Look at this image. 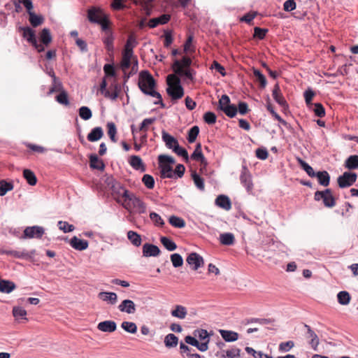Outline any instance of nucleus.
I'll list each match as a JSON object with an SVG mask.
<instances>
[{
	"mask_svg": "<svg viewBox=\"0 0 358 358\" xmlns=\"http://www.w3.org/2000/svg\"><path fill=\"white\" fill-rule=\"evenodd\" d=\"M267 110L273 115L275 120H277L279 122L285 126H287V122L284 120L277 113H275L272 107V106L269 103L266 106Z\"/></svg>",
	"mask_w": 358,
	"mask_h": 358,
	"instance_id": "0e129e2a",
	"label": "nucleus"
},
{
	"mask_svg": "<svg viewBox=\"0 0 358 358\" xmlns=\"http://www.w3.org/2000/svg\"><path fill=\"white\" fill-rule=\"evenodd\" d=\"M322 201L324 205L327 208H332L335 206L336 201L331 189L329 194H327L323 196Z\"/></svg>",
	"mask_w": 358,
	"mask_h": 358,
	"instance_id": "a18cd8bd",
	"label": "nucleus"
},
{
	"mask_svg": "<svg viewBox=\"0 0 358 358\" xmlns=\"http://www.w3.org/2000/svg\"><path fill=\"white\" fill-rule=\"evenodd\" d=\"M172 68L176 74L179 76H184L191 80L194 79L193 73H194V72H193V71L190 69H183L179 60H175Z\"/></svg>",
	"mask_w": 358,
	"mask_h": 358,
	"instance_id": "1a4fd4ad",
	"label": "nucleus"
},
{
	"mask_svg": "<svg viewBox=\"0 0 358 358\" xmlns=\"http://www.w3.org/2000/svg\"><path fill=\"white\" fill-rule=\"evenodd\" d=\"M169 223L174 227L176 228H183L185 227V220L179 217L172 215L169 219Z\"/></svg>",
	"mask_w": 358,
	"mask_h": 358,
	"instance_id": "ea45409f",
	"label": "nucleus"
},
{
	"mask_svg": "<svg viewBox=\"0 0 358 358\" xmlns=\"http://www.w3.org/2000/svg\"><path fill=\"white\" fill-rule=\"evenodd\" d=\"M98 297L112 305L115 304L117 301V296L115 292H101L99 293Z\"/></svg>",
	"mask_w": 358,
	"mask_h": 358,
	"instance_id": "412c9836",
	"label": "nucleus"
},
{
	"mask_svg": "<svg viewBox=\"0 0 358 358\" xmlns=\"http://www.w3.org/2000/svg\"><path fill=\"white\" fill-rule=\"evenodd\" d=\"M160 241L162 244L165 247V248L169 251H173L177 248L176 244L168 237L162 236L160 238Z\"/></svg>",
	"mask_w": 358,
	"mask_h": 358,
	"instance_id": "58836bf2",
	"label": "nucleus"
},
{
	"mask_svg": "<svg viewBox=\"0 0 358 358\" xmlns=\"http://www.w3.org/2000/svg\"><path fill=\"white\" fill-rule=\"evenodd\" d=\"M194 335L195 337H198L201 341H206L209 339V334L206 329H197L194 331Z\"/></svg>",
	"mask_w": 358,
	"mask_h": 358,
	"instance_id": "864d4df0",
	"label": "nucleus"
},
{
	"mask_svg": "<svg viewBox=\"0 0 358 358\" xmlns=\"http://www.w3.org/2000/svg\"><path fill=\"white\" fill-rule=\"evenodd\" d=\"M215 204L226 210H229L231 208V201L229 198L225 195H219L215 199Z\"/></svg>",
	"mask_w": 358,
	"mask_h": 358,
	"instance_id": "aec40b11",
	"label": "nucleus"
},
{
	"mask_svg": "<svg viewBox=\"0 0 358 358\" xmlns=\"http://www.w3.org/2000/svg\"><path fill=\"white\" fill-rule=\"evenodd\" d=\"M230 105L229 97L227 94H223L219 100L218 108L222 110V108L229 106Z\"/></svg>",
	"mask_w": 358,
	"mask_h": 358,
	"instance_id": "e2e57ef3",
	"label": "nucleus"
},
{
	"mask_svg": "<svg viewBox=\"0 0 358 358\" xmlns=\"http://www.w3.org/2000/svg\"><path fill=\"white\" fill-rule=\"evenodd\" d=\"M58 227L60 230L63 231L64 233L73 231L75 229L74 226L72 224H69L66 222L59 221Z\"/></svg>",
	"mask_w": 358,
	"mask_h": 358,
	"instance_id": "052dcab7",
	"label": "nucleus"
},
{
	"mask_svg": "<svg viewBox=\"0 0 358 358\" xmlns=\"http://www.w3.org/2000/svg\"><path fill=\"white\" fill-rule=\"evenodd\" d=\"M107 16L102 10L96 7L90 8L87 11V18L91 22L99 23Z\"/></svg>",
	"mask_w": 358,
	"mask_h": 358,
	"instance_id": "6e6552de",
	"label": "nucleus"
},
{
	"mask_svg": "<svg viewBox=\"0 0 358 358\" xmlns=\"http://www.w3.org/2000/svg\"><path fill=\"white\" fill-rule=\"evenodd\" d=\"M345 167L352 170L358 169V155H350L345 161Z\"/></svg>",
	"mask_w": 358,
	"mask_h": 358,
	"instance_id": "72a5a7b5",
	"label": "nucleus"
},
{
	"mask_svg": "<svg viewBox=\"0 0 358 358\" xmlns=\"http://www.w3.org/2000/svg\"><path fill=\"white\" fill-rule=\"evenodd\" d=\"M90 166L93 169L103 171L105 164L103 162L97 157L96 155H91L90 156Z\"/></svg>",
	"mask_w": 358,
	"mask_h": 358,
	"instance_id": "5701e85b",
	"label": "nucleus"
},
{
	"mask_svg": "<svg viewBox=\"0 0 358 358\" xmlns=\"http://www.w3.org/2000/svg\"><path fill=\"white\" fill-rule=\"evenodd\" d=\"M171 314L173 317L183 320L187 315V310L185 306L177 305L175 308L171 310Z\"/></svg>",
	"mask_w": 358,
	"mask_h": 358,
	"instance_id": "7c9ffc66",
	"label": "nucleus"
},
{
	"mask_svg": "<svg viewBox=\"0 0 358 358\" xmlns=\"http://www.w3.org/2000/svg\"><path fill=\"white\" fill-rule=\"evenodd\" d=\"M159 168L161 169V178H172L173 177V171L171 164H174V159L169 155H161L158 157Z\"/></svg>",
	"mask_w": 358,
	"mask_h": 358,
	"instance_id": "7ed1b4c3",
	"label": "nucleus"
},
{
	"mask_svg": "<svg viewBox=\"0 0 358 358\" xmlns=\"http://www.w3.org/2000/svg\"><path fill=\"white\" fill-rule=\"evenodd\" d=\"M173 151L178 156L183 157L186 162L189 161V155L187 151L185 148H181L179 144L174 146Z\"/></svg>",
	"mask_w": 358,
	"mask_h": 358,
	"instance_id": "603ef678",
	"label": "nucleus"
},
{
	"mask_svg": "<svg viewBox=\"0 0 358 358\" xmlns=\"http://www.w3.org/2000/svg\"><path fill=\"white\" fill-rule=\"evenodd\" d=\"M142 182H143L145 186L148 189H151L155 186L154 178L149 174H145L143 176V177L142 178Z\"/></svg>",
	"mask_w": 358,
	"mask_h": 358,
	"instance_id": "6e6d98bb",
	"label": "nucleus"
},
{
	"mask_svg": "<svg viewBox=\"0 0 358 358\" xmlns=\"http://www.w3.org/2000/svg\"><path fill=\"white\" fill-rule=\"evenodd\" d=\"M272 95L275 101L283 108H287V103L280 92V87L276 84L273 90Z\"/></svg>",
	"mask_w": 358,
	"mask_h": 358,
	"instance_id": "dca6fc26",
	"label": "nucleus"
},
{
	"mask_svg": "<svg viewBox=\"0 0 358 358\" xmlns=\"http://www.w3.org/2000/svg\"><path fill=\"white\" fill-rule=\"evenodd\" d=\"M219 332L226 342H234L238 339V334L237 332L224 329L219 330Z\"/></svg>",
	"mask_w": 358,
	"mask_h": 358,
	"instance_id": "b1692460",
	"label": "nucleus"
},
{
	"mask_svg": "<svg viewBox=\"0 0 358 358\" xmlns=\"http://www.w3.org/2000/svg\"><path fill=\"white\" fill-rule=\"evenodd\" d=\"M72 248L77 250H84L88 247V242L85 240L80 239L76 236H73L70 241Z\"/></svg>",
	"mask_w": 358,
	"mask_h": 358,
	"instance_id": "6ab92c4d",
	"label": "nucleus"
},
{
	"mask_svg": "<svg viewBox=\"0 0 358 358\" xmlns=\"http://www.w3.org/2000/svg\"><path fill=\"white\" fill-rule=\"evenodd\" d=\"M23 176L30 185H35L37 182L36 177L33 171L29 169L23 171Z\"/></svg>",
	"mask_w": 358,
	"mask_h": 358,
	"instance_id": "a19ab883",
	"label": "nucleus"
},
{
	"mask_svg": "<svg viewBox=\"0 0 358 358\" xmlns=\"http://www.w3.org/2000/svg\"><path fill=\"white\" fill-rule=\"evenodd\" d=\"M253 74L256 78L257 80L259 83L260 87L264 88L267 84L266 77L261 73L258 69H253Z\"/></svg>",
	"mask_w": 358,
	"mask_h": 358,
	"instance_id": "49530a36",
	"label": "nucleus"
},
{
	"mask_svg": "<svg viewBox=\"0 0 358 358\" xmlns=\"http://www.w3.org/2000/svg\"><path fill=\"white\" fill-rule=\"evenodd\" d=\"M13 314L15 318H23L27 315V311L22 307L15 306L13 308Z\"/></svg>",
	"mask_w": 358,
	"mask_h": 358,
	"instance_id": "680f3d73",
	"label": "nucleus"
},
{
	"mask_svg": "<svg viewBox=\"0 0 358 358\" xmlns=\"http://www.w3.org/2000/svg\"><path fill=\"white\" fill-rule=\"evenodd\" d=\"M108 185L110 186L113 193L122 196L124 199V202H127V198L131 193L113 178H108Z\"/></svg>",
	"mask_w": 358,
	"mask_h": 358,
	"instance_id": "423d86ee",
	"label": "nucleus"
},
{
	"mask_svg": "<svg viewBox=\"0 0 358 358\" xmlns=\"http://www.w3.org/2000/svg\"><path fill=\"white\" fill-rule=\"evenodd\" d=\"M170 258L173 267L178 268L182 266L183 259L180 254H172L171 255Z\"/></svg>",
	"mask_w": 358,
	"mask_h": 358,
	"instance_id": "de8ad7c7",
	"label": "nucleus"
},
{
	"mask_svg": "<svg viewBox=\"0 0 358 358\" xmlns=\"http://www.w3.org/2000/svg\"><path fill=\"white\" fill-rule=\"evenodd\" d=\"M155 121V118H146V119H144L143 120V122H141L138 130L140 131H145V132H146L148 131V127L150 124H152Z\"/></svg>",
	"mask_w": 358,
	"mask_h": 358,
	"instance_id": "69168bd1",
	"label": "nucleus"
},
{
	"mask_svg": "<svg viewBox=\"0 0 358 358\" xmlns=\"http://www.w3.org/2000/svg\"><path fill=\"white\" fill-rule=\"evenodd\" d=\"M192 180H194V185H196V187L201 190V191H203L204 189H205V185H204V180L200 176H199L196 171H194L192 173Z\"/></svg>",
	"mask_w": 358,
	"mask_h": 358,
	"instance_id": "c03bdc74",
	"label": "nucleus"
},
{
	"mask_svg": "<svg viewBox=\"0 0 358 358\" xmlns=\"http://www.w3.org/2000/svg\"><path fill=\"white\" fill-rule=\"evenodd\" d=\"M199 133V128L198 126L192 127L188 131L187 141L189 143H194Z\"/></svg>",
	"mask_w": 358,
	"mask_h": 358,
	"instance_id": "09e8293b",
	"label": "nucleus"
},
{
	"mask_svg": "<svg viewBox=\"0 0 358 358\" xmlns=\"http://www.w3.org/2000/svg\"><path fill=\"white\" fill-rule=\"evenodd\" d=\"M118 309L123 313L127 314H134L136 310V305L134 302L130 299H125L118 306Z\"/></svg>",
	"mask_w": 358,
	"mask_h": 358,
	"instance_id": "ddd939ff",
	"label": "nucleus"
},
{
	"mask_svg": "<svg viewBox=\"0 0 358 358\" xmlns=\"http://www.w3.org/2000/svg\"><path fill=\"white\" fill-rule=\"evenodd\" d=\"M103 136V131L101 127L93 128L87 134V140L90 142L97 141Z\"/></svg>",
	"mask_w": 358,
	"mask_h": 358,
	"instance_id": "4be33fe9",
	"label": "nucleus"
},
{
	"mask_svg": "<svg viewBox=\"0 0 358 358\" xmlns=\"http://www.w3.org/2000/svg\"><path fill=\"white\" fill-rule=\"evenodd\" d=\"M121 90V85L116 82H113L109 87L108 92L106 93V98L115 101L119 96Z\"/></svg>",
	"mask_w": 358,
	"mask_h": 358,
	"instance_id": "4468645a",
	"label": "nucleus"
},
{
	"mask_svg": "<svg viewBox=\"0 0 358 358\" xmlns=\"http://www.w3.org/2000/svg\"><path fill=\"white\" fill-rule=\"evenodd\" d=\"M56 100L61 104L68 106L69 104V101L68 99L67 93L62 90L57 96Z\"/></svg>",
	"mask_w": 358,
	"mask_h": 358,
	"instance_id": "13d9d810",
	"label": "nucleus"
},
{
	"mask_svg": "<svg viewBox=\"0 0 358 358\" xmlns=\"http://www.w3.org/2000/svg\"><path fill=\"white\" fill-rule=\"evenodd\" d=\"M40 39L42 43L46 46H48L51 43L52 36L48 29L44 28L42 29L40 34Z\"/></svg>",
	"mask_w": 358,
	"mask_h": 358,
	"instance_id": "4c0bfd02",
	"label": "nucleus"
},
{
	"mask_svg": "<svg viewBox=\"0 0 358 358\" xmlns=\"http://www.w3.org/2000/svg\"><path fill=\"white\" fill-rule=\"evenodd\" d=\"M138 86L143 94L158 99L157 101L154 102L155 104H159L162 108H165L161 94L155 90L156 81L149 71H142L139 73Z\"/></svg>",
	"mask_w": 358,
	"mask_h": 358,
	"instance_id": "f257e3e1",
	"label": "nucleus"
},
{
	"mask_svg": "<svg viewBox=\"0 0 358 358\" xmlns=\"http://www.w3.org/2000/svg\"><path fill=\"white\" fill-rule=\"evenodd\" d=\"M225 115L229 117H234L237 114L238 110L235 105L231 104L229 106L224 107L222 110Z\"/></svg>",
	"mask_w": 358,
	"mask_h": 358,
	"instance_id": "5fc2aeb1",
	"label": "nucleus"
},
{
	"mask_svg": "<svg viewBox=\"0 0 358 358\" xmlns=\"http://www.w3.org/2000/svg\"><path fill=\"white\" fill-rule=\"evenodd\" d=\"M150 218L156 226L162 227L164 224V222L161 216L155 212L150 213Z\"/></svg>",
	"mask_w": 358,
	"mask_h": 358,
	"instance_id": "4d7b16f0",
	"label": "nucleus"
},
{
	"mask_svg": "<svg viewBox=\"0 0 358 358\" xmlns=\"http://www.w3.org/2000/svg\"><path fill=\"white\" fill-rule=\"evenodd\" d=\"M124 207L127 210H129L131 207L135 208L139 213H145L146 211L145 204L132 193L127 198V202H125Z\"/></svg>",
	"mask_w": 358,
	"mask_h": 358,
	"instance_id": "20e7f679",
	"label": "nucleus"
},
{
	"mask_svg": "<svg viewBox=\"0 0 358 358\" xmlns=\"http://www.w3.org/2000/svg\"><path fill=\"white\" fill-rule=\"evenodd\" d=\"M13 185L12 182L6 181L5 180H0V196H4L8 192L13 190Z\"/></svg>",
	"mask_w": 358,
	"mask_h": 358,
	"instance_id": "79ce46f5",
	"label": "nucleus"
},
{
	"mask_svg": "<svg viewBox=\"0 0 358 358\" xmlns=\"http://www.w3.org/2000/svg\"><path fill=\"white\" fill-rule=\"evenodd\" d=\"M129 164L136 170H140L141 171H145V168L143 163L142 159L139 156L132 155L129 159Z\"/></svg>",
	"mask_w": 358,
	"mask_h": 358,
	"instance_id": "c85d7f7f",
	"label": "nucleus"
},
{
	"mask_svg": "<svg viewBox=\"0 0 358 358\" xmlns=\"http://www.w3.org/2000/svg\"><path fill=\"white\" fill-rule=\"evenodd\" d=\"M338 302L343 306L348 305L350 302L351 296L346 291L339 292L337 294Z\"/></svg>",
	"mask_w": 358,
	"mask_h": 358,
	"instance_id": "e433bc0d",
	"label": "nucleus"
},
{
	"mask_svg": "<svg viewBox=\"0 0 358 358\" xmlns=\"http://www.w3.org/2000/svg\"><path fill=\"white\" fill-rule=\"evenodd\" d=\"M16 288L15 284L10 280H0V292L9 294Z\"/></svg>",
	"mask_w": 358,
	"mask_h": 358,
	"instance_id": "a878e982",
	"label": "nucleus"
},
{
	"mask_svg": "<svg viewBox=\"0 0 358 358\" xmlns=\"http://www.w3.org/2000/svg\"><path fill=\"white\" fill-rule=\"evenodd\" d=\"M108 128V134L110 138V140L115 143L117 142V138H115V135L117 133V129L115 123L113 122H108L107 124Z\"/></svg>",
	"mask_w": 358,
	"mask_h": 358,
	"instance_id": "8fccbe9b",
	"label": "nucleus"
},
{
	"mask_svg": "<svg viewBox=\"0 0 358 358\" xmlns=\"http://www.w3.org/2000/svg\"><path fill=\"white\" fill-rule=\"evenodd\" d=\"M191 158L200 162L204 165L207 164L206 159L201 152V144L200 143L196 144L195 150L191 155Z\"/></svg>",
	"mask_w": 358,
	"mask_h": 358,
	"instance_id": "393cba45",
	"label": "nucleus"
},
{
	"mask_svg": "<svg viewBox=\"0 0 358 358\" xmlns=\"http://www.w3.org/2000/svg\"><path fill=\"white\" fill-rule=\"evenodd\" d=\"M305 327L307 329V333L308 334V337L311 338L310 344L312 348L316 349V348L319 345V338L316 334L311 329L310 326L305 324Z\"/></svg>",
	"mask_w": 358,
	"mask_h": 358,
	"instance_id": "c9c22d12",
	"label": "nucleus"
},
{
	"mask_svg": "<svg viewBox=\"0 0 358 358\" xmlns=\"http://www.w3.org/2000/svg\"><path fill=\"white\" fill-rule=\"evenodd\" d=\"M29 21L32 27H37L44 22V17L41 15H36L34 12H29Z\"/></svg>",
	"mask_w": 358,
	"mask_h": 358,
	"instance_id": "cd10ccee",
	"label": "nucleus"
},
{
	"mask_svg": "<svg viewBox=\"0 0 358 358\" xmlns=\"http://www.w3.org/2000/svg\"><path fill=\"white\" fill-rule=\"evenodd\" d=\"M186 262L192 267V270L196 271L204 264L203 257L197 254L196 252L190 253L187 259Z\"/></svg>",
	"mask_w": 358,
	"mask_h": 358,
	"instance_id": "0eeeda50",
	"label": "nucleus"
},
{
	"mask_svg": "<svg viewBox=\"0 0 358 358\" xmlns=\"http://www.w3.org/2000/svg\"><path fill=\"white\" fill-rule=\"evenodd\" d=\"M203 120L207 124H213L216 122L217 117L214 113L208 111L203 115Z\"/></svg>",
	"mask_w": 358,
	"mask_h": 358,
	"instance_id": "bf43d9fd",
	"label": "nucleus"
},
{
	"mask_svg": "<svg viewBox=\"0 0 358 358\" xmlns=\"http://www.w3.org/2000/svg\"><path fill=\"white\" fill-rule=\"evenodd\" d=\"M162 140L168 148L173 150L174 146L178 144V141L164 130L162 131Z\"/></svg>",
	"mask_w": 358,
	"mask_h": 358,
	"instance_id": "bb28decb",
	"label": "nucleus"
},
{
	"mask_svg": "<svg viewBox=\"0 0 358 358\" xmlns=\"http://www.w3.org/2000/svg\"><path fill=\"white\" fill-rule=\"evenodd\" d=\"M294 346V343L292 341L281 343L279 345V350L280 352H288Z\"/></svg>",
	"mask_w": 358,
	"mask_h": 358,
	"instance_id": "774afa93",
	"label": "nucleus"
},
{
	"mask_svg": "<svg viewBox=\"0 0 358 358\" xmlns=\"http://www.w3.org/2000/svg\"><path fill=\"white\" fill-rule=\"evenodd\" d=\"M121 327L127 332L130 334H136L137 331V326L133 322L124 321L122 322Z\"/></svg>",
	"mask_w": 358,
	"mask_h": 358,
	"instance_id": "37998d69",
	"label": "nucleus"
},
{
	"mask_svg": "<svg viewBox=\"0 0 358 358\" xmlns=\"http://www.w3.org/2000/svg\"><path fill=\"white\" fill-rule=\"evenodd\" d=\"M127 238L136 247L141 245L142 239L140 234L134 231H129L127 232Z\"/></svg>",
	"mask_w": 358,
	"mask_h": 358,
	"instance_id": "2f4dec72",
	"label": "nucleus"
},
{
	"mask_svg": "<svg viewBox=\"0 0 358 358\" xmlns=\"http://www.w3.org/2000/svg\"><path fill=\"white\" fill-rule=\"evenodd\" d=\"M79 115L84 120H90L92 113L91 110L87 106H82L79 108Z\"/></svg>",
	"mask_w": 358,
	"mask_h": 358,
	"instance_id": "3c124183",
	"label": "nucleus"
},
{
	"mask_svg": "<svg viewBox=\"0 0 358 358\" xmlns=\"http://www.w3.org/2000/svg\"><path fill=\"white\" fill-rule=\"evenodd\" d=\"M178 343V337L173 334H169L165 336L164 344L166 348H171L177 346Z\"/></svg>",
	"mask_w": 358,
	"mask_h": 358,
	"instance_id": "f704fd0d",
	"label": "nucleus"
},
{
	"mask_svg": "<svg viewBox=\"0 0 358 358\" xmlns=\"http://www.w3.org/2000/svg\"><path fill=\"white\" fill-rule=\"evenodd\" d=\"M20 31H22V36L31 44L36 43V38L35 31L29 27H20Z\"/></svg>",
	"mask_w": 358,
	"mask_h": 358,
	"instance_id": "a211bd4d",
	"label": "nucleus"
},
{
	"mask_svg": "<svg viewBox=\"0 0 358 358\" xmlns=\"http://www.w3.org/2000/svg\"><path fill=\"white\" fill-rule=\"evenodd\" d=\"M44 234V229L41 227L34 226V227H27L24 230V238H40L43 234Z\"/></svg>",
	"mask_w": 358,
	"mask_h": 358,
	"instance_id": "9d476101",
	"label": "nucleus"
},
{
	"mask_svg": "<svg viewBox=\"0 0 358 358\" xmlns=\"http://www.w3.org/2000/svg\"><path fill=\"white\" fill-rule=\"evenodd\" d=\"M357 174L352 172L346 171L337 178L339 187L345 188L352 185L357 180Z\"/></svg>",
	"mask_w": 358,
	"mask_h": 358,
	"instance_id": "39448f33",
	"label": "nucleus"
},
{
	"mask_svg": "<svg viewBox=\"0 0 358 358\" xmlns=\"http://www.w3.org/2000/svg\"><path fill=\"white\" fill-rule=\"evenodd\" d=\"M62 84L58 78H55L52 80V85L51 88L50 89V92L53 93L55 92L62 91Z\"/></svg>",
	"mask_w": 358,
	"mask_h": 358,
	"instance_id": "338daca9",
	"label": "nucleus"
},
{
	"mask_svg": "<svg viewBox=\"0 0 358 358\" xmlns=\"http://www.w3.org/2000/svg\"><path fill=\"white\" fill-rule=\"evenodd\" d=\"M241 184L245 187L248 192H250L253 188V184L251 179V176L249 173L246 167H243L242 173L240 176Z\"/></svg>",
	"mask_w": 358,
	"mask_h": 358,
	"instance_id": "f8f14e48",
	"label": "nucleus"
},
{
	"mask_svg": "<svg viewBox=\"0 0 358 358\" xmlns=\"http://www.w3.org/2000/svg\"><path fill=\"white\" fill-rule=\"evenodd\" d=\"M97 329L103 332H113L117 329V324L114 321L106 320L101 322L97 325Z\"/></svg>",
	"mask_w": 358,
	"mask_h": 358,
	"instance_id": "f3484780",
	"label": "nucleus"
},
{
	"mask_svg": "<svg viewBox=\"0 0 358 358\" xmlns=\"http://www.w3.org/2000/svg\"><path fill=\"white\" fill-rule=\"evenodd\" d=\"M5 253L15 258L31 259L36 254V250H32L30 252L26 250H8Z\"/></svg>",
	"mask_w": 358,
	"mask_h": 358,
	"instance_id": "9b49d317",
	"label": "nucleus"
},
{
	"mask_svg": "<svg viewBox=\"0 0 358 358\" xmlns=\"http://www.w3.org/2000/svg\"><path fill=\"white\" fill-rule=\"evenodd\" d=\"M315 177H317L320 185L327 187L330 182V176L326 171H318L315 173Z\"/></svg>",
	"mask_w": 358,
	"mask_h": 358,
	"instance_id": "c756f323",
	"label": "nucleus"
},
{
	"mask_svg": "<svg viewBox=\"0 0 358 358\" xmlns=\"http://www.w3.org/2000/svg\"><path fill=\"white\" fill-rule=\"evenodd\" d=\"M159 253L160 250L157 245L145 243L143 246V255L144 257H157Z\"/></svg>",
	"mask_w": 358,
	"mask_h": 358,
	"instance_id": "2eb2a0df",
	"label": "nucleus"
},
{
	"mask_svg": "<svg viewBox=\"0 0 358 358\" xmlns=\"http://www.w3.org/2000/svg\"><path fill=\"white\" fill-rule=\"evenodd\" d=\"M220 241L224 245H232L235 242L234 235L231 233H223L220 235Z\"/></svg>",
	"mask_w": 358,
	"mask_h": 358,
	"instance_id": "473e14b6",
	"label": "nucleus"
},
{
	"mask_svg": "<svg viewBox=\"0 0 358 358\" xmlns=\"http://www.w3.org/2000/svg\"><path fill=\"white\" fill-rule=\"evenodd\" d=\"M166 83L168 85L166 92L172 99L177 100L184 96V89L181 86L180 80L178 78L174 75H169Z\"/></svg>",
	"mask_w": 358,
	"mask_h": 358,
	"instance_id": "f03ea898",
	"label": "nucleus"
}]
</instances>
